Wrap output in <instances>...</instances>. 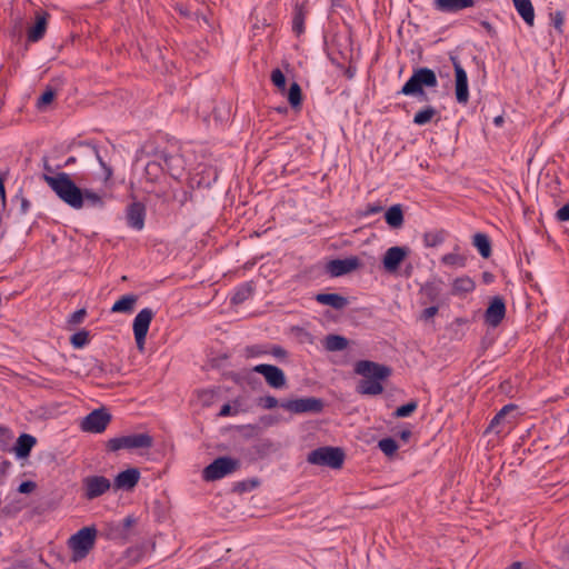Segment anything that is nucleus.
I'll use <instances>...</instances> for the list:
<instances>
[{
  "label": "nucleus",
  "instance_id": "obj_1",
  "mask_svg": "<svg viewBox=\"0 0 569 569\" xmlns=\"http://www.w3.org/2000/svg\"><path fill=\"white\" fill-rule=\"evenodd\" d=\"M42 179L60 200L73 209H81L84 206L91 208H103L104 206L101 194L91 189L79 188L66 172H59L54 176L43 174Z\"/></svg>",
  "mask_w": 569,
  "mask_h": 569
},
{
  "label": "nucleus",
  "instance_id": "obj_2",
  "mask_svg": "<svg viewBox=\"0 0 569 569\" xmlns=\"http://www.w3.org/2000/svg\"><path fill=\"white\" fill-rule=\"evenodd\" d=\"M167 143L161 134L149 139L144 143V156L151 158L144 164V179L151 183L164 178L166 170L170 176H177L176 167L179 164L180 158L168 154Z\"/></svg>",
  "mask_w": 569,
  "mask_h": 569
},
{
  "label": "nucleus",
  "instance_id": "obj_3",
  "mask_svg": "<svg viewBox=\"0 0 569 569\" xmlns=\"http://www.w3.org/2000/svg\"><path fill=\"white\" fill-rule=\"evenodd\" d=\"M355 372L362 377L356 386V391L362 396H378L385 390L382 381L391 376V368L370 360H359Z\"/></svg>",
  "mask_w": 569,
  "mask_h": 569
},
{
  "label": "nucleus",
  "instance_id": "obj_4",
  "mask_svg": "<svg viewBox=\"0 0 569 569\" xmlns=\"http://www.w3.org/2000/svg\"><path fill=\"white\" fill-rule=\"evenodd\" d=\"M438 86V79L436 72L427 67H420L413 69L411 77L402 86L398 94L417 97L420 100H426L427 94L425 88H436Z\"/></svg>",
  "mask_w": 569,
  "mask_h": 569
},
{
  "label": "nucleus",
  "instance_id": "obj_5",
  "mask_svg": "<svg viewBox=\"0 0 569 569\" xmlns=\"http://www.w3.org/2000/svg\"><path fill=\"white\" fill-rule=\"evenodd\" d=\"M97 532L98 531L93 526L83 527L69 538L68 545L72 551L71 560L73 562L84 559L93 549Z\"/></svg>",
  "mask_w": 569,
  "mask_h": 569
},
{
  "label": "nucleus",
  "instance_id": "obj_6",
  "mask_svg": "<svg viewBox=\"0 0 569 569\" xmlns=\"http://www.w3.org/2000/svg\"><path fill=\"white\" fill-rule=\"evenodd\" d=\"M345 458V451L339 447H320L312 450L307 460L312 465L340 469Z\"/></svg>",
  "mask_w": 569,
  "mask_h": 569
},
{
  "label": "nucleus",
  "instance_id": "obj_7",
  "mask_svg": "<svg viewBox=\"0 0 569 569\" xmlns=\"http://www.w3.org/2000/svg\"><path fill=\"white\" fill-rule=\"evenodd\" d=\"M240 460L236 458L219 457L203 469L202 477L206 481H216L236 472L240 469Z\"/></svg>",
  "mask_w": 569,
  "mask_h": 569
},
{
  "label": "nucleus",
  "instance_id": "obj_8",
  "mask_svg": "<svg viewBox=\"0 0 569 569\" xmlns=\"http://www.w3.org/2000/svg\"><path fill=\"white\" fill-rule=\"evenodd\" d=\"M280 407L293 415L320 413L325 408V402L320 398L306 397L281 400Z\"/></svg>",
  "mask_w": 569,
  "mask_h": 569
},
{
  "label": "nucleus",
  "instance_id": "obj_9",
  "mask_svg": "<svg viewBox=\"0 0 569 569\" xmlns=\"http://www.w3.org/2000/svg\"><path fill=\"white\" fill-rule=\"evenodd\" d=\"M450 61L455 69V94L457 102L460 104H467L469 101V87L468 76L466 70L462 68L459 58L457 56H450Z\"/></svg>",
  "mask_w": 569,
  "mask_h": 569
},
{
  "label": "nucleus",
  "instance_id": "obj_10",
  "mask_svg": "<svg viewBox=\"0 0 569 569\" xmlns=\"http://www.w3.org/2000/svg\"><path fill=\"white\" fill-rule=\"evenodd\" d=\"M252 371L262 375L267 385L273 389H282L287 386L286 375L277 366L260 363L254 366Z\"/></svg>",
  "mask_w": 569,
  "mask_h": 569
},
{
  "label": "nucleus",
  "instance_id": "obj_11",
  "mask_svg": "<svg viewBox=\"0 0 569 569\" xmlns=\"http://www.w3.org/2000/svg\"><path fill=\"white\" fill-rule=\"evenodd\" d=\"M111 421V415L104 409H96L90 412L82 421L81 428L83 431L100 433L106 430Z\"/></svg>",
  "mask_w": 569,
  "mask_h": 569
},
{
  "label": "nucleus",
  "instance_id": "obj_12",
  "mask_svg": "<svg viewBox=\"0 0 569 569\" xmlns=\"http://www.w3.org/2000/svg\"><path fill=\"white\" fill-rule=\"evenodd\" d=\"M360 266L361 261L356 256L345 259H332L327 262L326 272L337 278L357 270Z\"/></svg>",
  "mask_w": 569,
  "mask_h": 569
},
{
  "label": "nucleus",
  "instance_id": "obj_13",
  "mask_svg": "<svg viewBox=\"0 0 569 569\" xmlns=\"http://www.w3.org/2000/svg\"><path fill=\"white\" fill-rule=\"evenodd\" d=\"M110 487V480L103 476H89L83 479L84 497L88 500L102 496Z\"/></svg>",
  "mask_w": 569,
  "mask_h": 569
},
{
  "label": "nucleus",
  "instance_id": "obj_14",
  "mask_svg": "<svg viewBox=\"0 0 569 569\" xmlns=\"http://www.w3.org/2000/svg\"><path fill=\"white\" fill-rule=\"evenodd\" d=\"M505 316H506V303H505L503 298H501L500 296L493 297L490 300L489 306L485 311V322L488 326L496 328L501 323Z\"/></svg>",
  "mask_w": 569,
  "mask_h": 569
},
{
  "label": "nucleus",
  "instance_id": "obj_15",
  "mask_svg": "<svg viewBox=\"0 0 569 569\" xmlns=\"http://www.w3.org/2000/svg\"><path fill=\"white\" fill-rule=\"evenodd\" d=\"M108 451L132 450L142 448V433L128 435L109 439L106 443Z\"/></svg>",
  "mask_w": 569,
  "mask_h": 569
},
{
  "label": "nucleus",
  "instance_id": "obj_16",
  "mask_svg": "<svg viewBox=\"0 0 569 569\" xmlns=\"http://www.w3.org/2000/svg\"><path fill=\"white\" fill-rule=\"evenodd\" d=\"M409 249L407 247H391L389 248L382 259L383 268L387 272H396L408 256Z\"/></svg>",
  "mask_w": 569,
  "mask_h": 569
},
{
  "label": "nucleus",
  "instance_id": "obj_17",
  "mask_svg": "<svg viewBox=\"0 0 569 569\" xmlns=\"http://www.w3.org/2000/svg\"><path fill=\"white\" fill-rule=\"evenodd\" d=\"M140 470L138 468H129L117 475L113 480V488L116 490L130 491L140 480Z\"/></svg>",
  "mask_w": 569,
  "mask_h": 569
},
{
  "label": "nucleus",
  "instance_id": "obj_18",
  "mask_svg": "<svg viewBox=\"0 0 569 569\" xmlns=\"http://www.w3.org/2000/svg\"><path fill=\"white\" fill-rule=\"evenodd\" d=\"M49 13L46 11H37L36 12V23L28 30V41L29 42H38L44 37L47 24H48Z\"/></svg>",
  "mask_w": 569,
  "mask_h": 569
},
{
  "label": "nucleus",
  "instance_id": "obj_19",
  "mask_svg": "<svg viewBox=\"0 0 569 569\" xmlns=\"http://www.w3.org/2000/svg\"><path fill=\"white\" fill-rule=\"evenodd\" d=\"M436 10L443 13H456L475 6V0H435Z\"/></svg>",
  "mask_w": 569,
  "mask_h": 569
},
{
  "label": "nucleus",
  "instance_id": "obj_20",
  "mask_svg": "<svg viewBox=\"0 0 569 569\" xmlns=\"http://www.w3.org/2000/svg\"><path fill=\"white\" fill-rule=\"evenodd\" d=\"M138 525V519L128 516L123 519V521L116 527L113 530V538L122 540L123 542L131 541L133 536L137 535V532H133V527Z\"/></svg>",
  "mask_w": 569,
  "mask_h": 569
},
{
  "label": "nucleus",
  "instance_id": "obj_21",
  "mask_svg": "<svg viewBox=\"0 0 569 569\" xmlns=\"http://www.w3.org/2000/svg\"><path fill=\"white\" fill-rule=\"evenodd\" d=\"M316 301L323 306H330L336 310H342L349 303L346 297L338 293H318Z\"/></svg>",
  "mask_w": 569,
  "mask_h": 569
},
{
  "label": "nucleus",
  "instance_id": "obj_22",
  "mask_svg": "<svg viewBox=\"0 0 569 569\" xmlns=\"http://www.w3.org/2000/svg\"><path fill=\"white\" fill-rule=\"evenodd\" d=\"M36 442L37 439L33 436L28 433L20 435L13 448L17 457L27 458L30 455Z\"/></svg>",
  "mask_w": 569,
  "mask_h": 569
},
{
  "label": "nucleus",
  "instance_id": "obj_23",
  "mask_svg": "<svg viewBox=\"0 0 569 569\" xmlns=\"http://www.w3.org/2000/svg\"><path fill=\"white\" fill-rule=\"evenodd\" d=\"M139 300L137 295H124L117 300L111 307V312L114 313H131Z\"/></svg>",
  "mask_w": 569,
  "mask_h": 569
},
{
  "label": "nucleus",
  "instance_id": "obj_24",
  "mask_svg": "<svg viewBox=\"0 0 569 569\" xmlns=\"http://www.w3.org/2000/svg\"><path fill=\"white\" fill-rule=\"evenodd\" d=\"M308 9L305 3H296L292 18V31L300 36L305 32V20Z\"/></svg>",
  "mask_w": 569,
  "mask_h": 569
},
{
  "label": "nucleus",
  "instance_id": "obj_25",
  "mask_svg": "<svg viewBox=\"0 0 569 569\" xmlns=\"http://www.w3.org/2000/svg\"><path fill=\"white\" fill-rule=\"evenodd\" d=\"M513 6L528 26H532L535 21V9L530 0H512Z\"/></svg>",
  "mask_w": 569,
  "mask_h": 569
},
{
  "label": "nucleus",
  "instance_id": "obj_26",
  "mask_svg": "<svg viewBox=\"0 0 569 569\" xmlns=\"http://www.w3.org/2000/svg\"><path fill=\"white\" fill-rule=\"evenodd\" d=\"M472 244L482 258L487 259L491 256V242L486 233L477 232L472 238Z\"/></svg>",
  "mask_w": 569,
  "mask_h": 569
},
{
  "label": "nucleus",
  "instance_id": "obj_27",
  "mask_svg": "<svg viewBox=\"0 0 569 569\" xmlns=\"http://www.w3.org/2000/svg\"><path fill=\"white\" fill-rule=\"evenodd\" d=\"M420 292L429 302H436L441 295V281H427Z\"/></svg>",
  "mask_w": 569,
  "mask_h": 569
},
{
  "label": "nucleus",
  "instance_id": "obj_28",
  "mask_svg": "<svg viewBox=\"0 0 569 569\" xmlns=\"http://www.w3.org/2000/svg\"><path fill=\"white\" fill-rule=\"evenodd\" d=\"M475 288V281L470 277L463 276L455 279L451 291L452 295H466L472 292Z\"/></svg>",
  "mask_w": 569,
  "mask_h": 569
},
{
  "label": "nucleus",
  "instance_id": "obj_29",
  "mask_svg": "<svg viewBox=\"0 0 569 569\" xmlns=\"http://www.w3.org/2000/svg\"><path fill=\"white\" fill-rule=\"evenodd\" d=\"M386 222L395 229L400 228L403 224V212L400 204L390 207L385 213Z\"/></svg>",
  "mask_w": 569,
  "mask_h": 569
},
{
  "label": "nucleus",
  "instance_id": "obj_30",
  "mask_svg": "<svg viewBox=\"0 0 569 569\" xmlns=\"http://www.w3.org/2000/svg\"><path fill=\"white\" fill-rule=\"evenodd\" d=\"M439 116V111L432 106H426L419 110L413 117V123L417 126H425Z\"/></svg>",
  "mask_w": 569,
  "mask_h": 569
},
{
  "label": "nucleus",
  "instance_id": "obj_31",
  "mask_svg": "<svg viewBox=\"0 0 569 569\" xmlns=\"http://www.w3.org/2000/svg\"><path fill=\"white\" fill-rule=\"evenodd\" d=\"M348 347V339L339 335H328L325 339V348L328 351H341Z\"/></svg>",
  "mask_w": 569,
  "mask_h": 569
},
{
  "label": "nucleus",
  "instance_id": "obj_32",
  "mask_svg": "<svg viewBox=\"0 0 569 569\" xmlns=\"http://www.w3.org/2000/svg\"><path fill=\"white\" fill-rule=\"evenodd\" d=\"M447 232L445 230L429 231L423 234V244L427 248H435L440 246L446 239Z\"/></svg>",
  "mask_w": 569,
  "mask_h": 569
},
{
  "label": "nucleus",
  "instance_id": "obj_33",
  "mask_svg": "<svg viewBox=\"0 0 569 569\" xmlns=\"http://www.w3.org/2000/svg\"><path fill=\"white\" fill-rule=\"evenodd\" d=\"M128 221L132 227L142 229V204L140 202H133L130 206Z\"/></svg>",
  "mask_w": 569,
  "mask_h": 569
},
{
  "label": "nucleus",
  "instance_id": "obj_34",
  "mask_svg": "<svg viewBox=\"0 0 569 569\" xmlns=\"http://www.w3.org/2000/svg\"><path fill=\"white\" fill-rule=\"evenodd\" d=\"M253 292V288L251 283H243L240 287L237 288L233 296L231 297V303L232 305H241L246 300H248Z\"/></svg>",
  "mask_w": 569,
  "mask_h": 569
},
{
  "label": "nucleus",
  "instance_id": "obj_35",
  "mask_svg": "<svg viewBox=\"0 0 569 569\" xmlns=\"http://www.w3.org/2000/svg\"><path fill=\"white\" fill-rule=\"evenodd\" d=\"M287 98H288V102L290 103V106L293 109H298V108L301 107V103H302V91H301V88H300L299 83L292 82L290 84Z\"/></svg>",
  "mask_w": 569,
  "mask_h": 569
},
{
  "label": "nucleus",
  "instance_id": "obj_36",
  "mask_svg": "<svg viewBox=\"0 0 569 569\" xmlns=\"http://www.w3.org/2000/svg\"><path fill=\"white\" fill-rule=\"evenodd\" d=\"M516 408H517V406H515L512 403L503 406L500 409V411L498 413H496V416L491 419V421L487 428V432L495 430L497 428V426L500 425L505 420L507 415L509 412L513 411Z\"/></svg>",
  "mask_w": 569,
  "mask_h": 569
},
{
  "label": "nucleus",
  "instance_id": "obj_37",
  "mask_svg": "<svg viewBox=\"0 0 569 569\" xmlns=\"http://www.w3.org/2000/svg\"><path fill=\"white\" fill-rule=\"evenodd\" d=\"M441 262L445 266L463 268L466 266L467 258L457 252H450L441 257Z\"/></svg>",
  "mask_w": 569,
  "mask_h": 569
},
{
  "label": "nucleus",
  "instance_id": "obj_38",
  "mask_svg": "<svg viewBox=\"0 0 569 569\" xmlns=\"http://www.w3.org/2000/svg\"><path fill=\"white\" fill-rule=\"evenodd\" d=\"M378 448L386 455L392 456L398 450V443L392 438H383L379 440Z\"/></svg>",
  "mask_w": 569,
  "mask_h": 569
},
{
  "label": "nucleus",
  "instance_id": "obj_39",
  "mask_svg": "<svg viewBox=\"0 0 569 569\" xmlns=\"http://www.w3.org/2000/svg\"><path fill=\"white\" fill-rule=\"evenodd\" d=\"M418 407V402L416 400H411L406 405H402L396 409L393 416L396 418H405L411 416Z\"/></svg>",
  "mask_w": 569,
  "mask_h": 569
},
{
  "label": "nucleus",
  "instance_id": "obj_40",
  "mask_svg": "<svg viewBox=\"0 0 569 569\" xmlns=\"http://www.w3.org/2000/svg\"><path fill=\"white\" fill-rule=\"evenodd\" d=\"M133 333L137 347L140 351H142V311L137 313L133 321Z\"/></svg>",
  "mask_w": 569,
  "mask_h": 569
},
{
  "label": "nucleus",
  "instance_id": "obj_41",
  "mask_svg": "<svg viewBox=\"0 0 569 569\" xmlns=\"http://www.w3.org/2000/svg\"><path fill=\"white\" fill-rule=\"evenodd\" d=\"M268 347L267 345H252L248 346L244 349V356L247 358H257L264 355H268Z\"/></svg>",
  "mask_w": 569,
  "mask_h": 569
},
{
  "label": "nucleus",
  "instance_id": "obj_42",
  "mask_svg": "<svg viewBox=\"0 0 569 569\" xmlns=\"http://www.w3.org/2000/svg\"><path fill=\"white\" fill-rule=\"evenodd\" d=\"M70 342L74 348H82L89 342V332L87 330H80L73 333L70 338Z\"/></svg>",
  "mask_w": 569,
  "mask_h": 569
},
{
  "label": "nucleus",
  "instance_id": "obj_43",
  "mask_svg": "<svg viewBox=\"0 0 569 569\" xmlns=\"http://www.w3.org/2000/svg\"><path fill=\"white\" fill-rule=\"evenodd\" d=\"M271 82L278 88L281 93L286 91V77L280 69H274L271 72Z\"/></svg>",
  "mask_w": 569,
  "mask_h": 569
},
{
  "label": "nucleus",
  "instance_id": "obj_44",
  "mask_svg": "<svg viewBox=\"0 0 569 569\" xmlns=\"http://www.w3.org/2000/svg\"><path fill=\"white\" fill-rule=\"evenodd\" d=\"M56 97L54 90L51 88L47 89L44 92L41 93V96L38 98L37 107L39 109H42L47 104L51 103Z\"/></svg>",
  "mask_w": 569,
  "mask_h": 569
},
{
  "label": "nucleus",
  "instance_id": "obj_45",
  "mask_svg": "<svg viewBox=\"0 0 569 569\" xmlns=\"http://www.w3.org/2000/svg\"><path fill=\"white\" fill-rule=\"evenodd\" d=\"M280 402L276 397L273 396H264V397H261L259 398L258 400V405L263 408V409H267V410H270V409H273L278 406H280Z\"/></svg>",
  "mask_w": 569,
  "mask_h": 569
},
{
  "label": "nucleus",
  "instance_id": "obj_46",
  "mask_svg": "<svg viewBox=\"0 0 569 569\" xmlns=\"http://www.w3.org/2000/svg\"><path fill=\"white\" fill-rule=\"evenodd\" d=\"M268 355L281 360L288 357V351L279 345H272L268 347Z\"/></svg>",
  "mask_w": 569,
  "mask_h": 569
},
{
  "label": "nucleus",
  "instance_id": "obj_47",
  "mask_svg": "<svg viewBox=\"0 0 569 569\" xmlns=\"http://www.w3.org/2000/svg\"><path fill=\"white\" fill-rule=\"evenodd\" d=\"M86 315H87L86 309H83V308H82V309H79V310H77V311L72 312V313L69 316V318H68V323H69V325H72V326H74V325H79V323H81V322L83 321V319H84Z\"/></svg>",
  "mask_w": 569,
  "mask_h": 569
},
{
  "label": "nucleus",
  "instance_id": "obj_48",
  "mask_svg": "<svg viewBox=\"0 0 569 569\" xmlns=\"http://www.w3.org/2000/svg\"><path fill=\"white\" fill-rule=\"evenodd\" d=\"M551 22L553 27L561 32V27L565 22V14L561 11H556L553 13H550Z\"/></svg>",
  "mask_w": 569,
  "mask_h": 569
},
{
  "label": "nucleus",
  "instance_id": "obj_49",
  "mask_svg": "<svg viewBox=\"0 0 569 569\" xmlns=\"http://www.w3.org/2000/svg\"><path fill=\"white\" fill-rule=\"evenodd\" d=\"M382 209L383 208L379 202L368 203L361 214L368 217L381 212Z\"/></svg>",
  "mask_w": 569,
  "mask_h": 569
},
{
  "label": "nucleus",
  "instance_id": "obj_50",
  "mask_svg": "<svg viewBox=\"0 0 569 569\" xmlns=\"http://www.w3.org/2000/svg\"><path fill=\"white\" fill-rule=\"evenodd\" d=\"M12 439V433L9 429L6 430V435L0 436V449L2 451H7L9 449V443Z\"/></svg>",
  "mask_w": 569,
  "mask_h": 569
},
{
  "label": "nucleus",
  "instance_id": "obj_51",
  "mask_svg": "<svg viewBox=\"0 0 569 569\" xmlns=\"http://www.w3.org/2000/svg\"><path fill=\"white\" fill-rule=\"evenodd\" d=\"M37 485L33 481H23L18 487L20 493H30L36 489Z\"/></svg>",
  "mask_w": 569,
  "mask_h": 569
},
{
  "label": "nucleus",
  "instance_id": "obj_52",
  "mask_svg": "<svg viewBox=\"0 0 569 569\" xmlns=\"http://www.w3.org/2000/svg\"><path fill=\"white\" fill-rule=\"evenodd\" d=\"M559 221H569V203L562 206L556 213Z\"/></svg>",
  "mask_w": 569,
  "mask_h": 569
},
{
  "label": "nucleus",
  "instance_id": "obj_53",
  "mask_svg": "<svg viewBox=\"0 0 569 569\" xmlns=\"http://www.w3.org/2000/svg\"><path fill=\"white\" fill-rule=\"evenodd\" d=\"M438 310L439 309L437 306H430L422 311L421 318L425 320H428V319L432 318L433 316H436Z\"/></svg>",
  "mask_w": 569,
  "mask_h": 569
},
{
  "label": "nucleus",
  "instance_id": "obj_54",
  "mask_svg": "<svg viewBox=\"0 0 569 569\" xmlns=\"http://www.w3.org/2000/svg\"><path fill=\"white\" fill-rule=\"evenodd\" d=\"M153 318V311L149 308H144V337L148 333L149 325Z\"/></svg>",
  "mask_w": 569,
  "mask_h": 569
},
{
  "label": "nucleus",
  "instance_id": "obj_55",
  "mask_svg": "<svg viewBox=\"0 0 569 569\" xmlns=\"http://www.w3.org/2000/svg\"><path fill=\"white\" fill-rule=\"evenodd\" d=\"M96 154H97V158L101 164V167L104 169V179L108 180L111 176H112V169L110 167H108L103 161L102 159L100 158V156L98 154V151L96 150Z\"/></svg>",
  "mask_w": 569,
  "mask_h": 569
},
{
  "label": "nucleus",
  "instance_id": "obj_56",
  "mask_svg": "<svg viewBox=\"0 0 569 569\" xmlns=\"http://www.w3.org/2000/svg\"><path fill=\"white\" fill-rule=\"evenodd\" d=\"M230 415H231V406L229 403H224L219 411V416L227 417Z\"/></svg>",
  "mask_w": 569,
  "mask_h": 569
},
{
  "label": "nucleus",
  "instance_id": "obj_57",
  "mask_svg": "<svg viewBox=\"0 0 569 569\" xmlns=\"http://www.w3.org/2000/svg\"><path fill=\"white\" fill-rule=\"evenodd\" d=\"M152 447V438L144 433V457L148 456V450Z\"/></svg>",
  "mask_w": 569,
  "mask_h": 569
},
{
  "label": "nucleus",
  "instance_id": "obj_58",
  "mask_svg": "<svg viewBox=\"0 0 569 569\" xmlns=\"http://www.w3.org/2000/svg\"><path fill=\"white\" fill-rule=\"evenodd\" d=\"M411 435L412 433L409 429H405V430L400 431L399 437L401 440L408 441L410 439Z\"/></svg>",
  "mask_w": 569,
  "mask_h": 569
},
{
  "label": "nucleus",
  "instance_id": "obj_59",
  "mask_svg": "<svg viewBox=\"0 0 569 569\" xmlns=\"http://www.w3.org/2000/svg\"><path fill=\"white\" fill-rule=\"evenodd\" d=\"M355 73H356V68L353 67H348L345 71V76L348 78V79H352L355 77Z\"/></svg>",
  "mask_w": 569,
  "mask_h": 569
},
{
  "label": "nucleus",
  "instance_id": "obj_60",
  "mask_svg": "<svg viewBox=\"0 0 569 569\" xmlns=\"http://www.w3.org/2000/svg\"><path fill=\"white\" fill-rule=\"evenodd\" d=\"M144 192L147 193H154L156 196H160V194H163L164 193V190L162 188H159V190H156V189H148L147 187H144Z\"/></svg>",
  "mask_w": 569,
  "mask_h": 569
},
{
  "label": "nucleus",
  "instance_id": "obj_61",
  "mask_svg": "<svg viewBox=\"0 0 569 569\" xmlns=\"http://www.w3.org/2000/svg\"><path fill=\"white\" fill-rule=\"evenodd\" d=\"M482 279L486 283H490L493 281V274L486 271L482 273Z\"/></svg>",
  "mask_w": 569,
  "mask_h": 569
},
{
  "label": "nucleus",
  "instance_id": "obj_62",
  "mask_svg": "<svg viewBox=\"0 0 569 569\" xmlns=\"http://www.w3.org/2000/svg\"><path fill=\"white\" fill-rule=\"evenodd\" d=\"M481 26L489 32V33H492L495 30H493V27L491 26L490 22L488 21H481Z\"/></svg>",
  "mask_w": 569,
  "mask_h": 569
},
{
  "label": "nucleus",
  "instance_id": "obj_63",
  "mask_svg": "<svg viewBox=\"0 0 569 569\" xmlns=\"http://www.w3.org/2000/svg\"><path fill=\"white\" fill-rule=\"evenodd\" d=\"M236 489L240 492H243V491L248 490V487H247L246 482H238L236 486Z\"/></svg>",
  "mask_w": 569,
  "mask_h": 569
},
{
  "label": "nucleus",
  "instance_id": "obj_64",
  "mask_svg": "<svg viewBox=\"0 0 569 569\" xmlns=\"http://www.w3.org/2000/svg\"><path fill=\"white\" fill-rule=\"evenodd\" d=\"M507 569H522V562L515 561Z\"/></svg>",
  "mask_w": 569,
  "mask_h": 569
}]
</instances>
